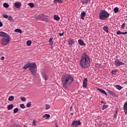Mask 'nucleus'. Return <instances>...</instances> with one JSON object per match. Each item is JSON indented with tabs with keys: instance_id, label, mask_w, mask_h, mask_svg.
I'll list each match as a JSON object with an SVG mask.
<instances>
[{
	"instance_id": "nucleus-1",
	"label": "nucleus",
	"mask_w": 127,
	"mask_h": 127,
	"mask_svg": "<svg viewBox=\"0 0 127 127\" xmlns=\"http://www.w3.org/2000/svg\"><path fill=\"white\" fill-rule=\"evenodd\" d=\"M79 65L83 69H87L91 66L90 57L87 55V53H84L82 55L81 59L79 61Z\"/></svg>"
},
{
	"instance_id": "nucleus-2",
	"label": "nucleus",
	"mask_w": 127,
	"mask_h": 127,
	"mask_svg": "<svg viewBox=\"0 0 127 127\" xmlns=\"http://www.w3.org/2000/svg\"><path fill=\"white\" fill-rule=\"evenodd\" d=\"M73 81L74 78L71 75H64L62 78V83L64 89H67V85H70V84H72V82Z\"/></svg>"
},
{
	"instance_id": "nucleus-3",
	"label": "nucleus",
	"mask_w": 127,
	"mask_h": 127,
	"mask_svg": "<svg viewBox=\"0 0 127 127\" xmlns=\"http://www.w3.org/2000/svg\"><path fill=\"white\" fill-rule=\"evenodd\" d=\"M0 36L2 37L1 39L0 43L3 46H5L9 44L10 40L11 39L10 36H9V35L6 33L1 31L0 32Z\"/></svg>"
},
{
	"instance_id": "nucleus-4",
	"label": "nucleus",
	"mask_w": 127,
	"mask_h": 127,
	"mask_svg": "<svg viewBox=\"0 0 127 127\" xmlns=\"http://www.w3.org/2000/svg\"><path fill=\"white\" fill-rule=\"evenodd\" d=\"M110 16L109 13L106 10H101L99 13V18L101 20H107Z\"/></svg>"
},
{
	"instance_id": "nucleus-5",
	"label": "nucleus",
	"mask_w": 127,
	"mask_h": 127,
	"mask_svg": "<svg viewBox=\"0 0 127 127\" xmlns=\"http://www.w3.org/2000/svg\"><path fill=\"white\" fill-rule=\"evenodd\" d=\"M29 70H30L31 73H32V75H33V76H35V75H36V72L37 71V69L36 68V63H30Z\"/></svg>"
},
{
	"instance_id": "nucleus-6",
	"label": "nucleus",
	"mask_w": 127,
	"mask_h": 127,
	"mask_svg": "<svg viewBox=\"0 0 127 127\" xmlns=\"http://www.w3.org/2000/svg\"><path fill=\"white\" fill-rule=\"evenodd\" d=\"M36 18L37 19H39V20H43V21H49V19H48V16H46L45 14H40L38 16H36Z\"/></svg>"
},
{
	"instance_id": "nucleus-7",
	"label": "nucleus",
	"mask_w": 127,
	"mask_h": 127,
	"mask_svg": "<svg viewBox=\"0 0 127 127\" xmlns=\"http://www.w3.org/2000/svg\"><path fill=\"white\" fill-rule=\"evenodd\" d=\"M81 124L82 123L80 122V120L73 121L72 122L71 126V127H78L79 126H81Z\"/></svg>"
},
{
	"instance_id": "nucleus-8",
	"label": "nucleus",
	"mask_w": 127,
	"mask_h": 127,
	"mask_svg": "<svg viewBox=\"0 0 127 127\" xmlns=\"http://www.w3.org/2000/svg\"><path fill=\"white\" fill-rule=\"evenodd\" d=\"M115 65L116 67H120V66H121V65H125V63L120 61L119 59H116L115 61Z\"/></svg>"
},
{
	"instance_id": "nucleus-9",
	"label": "nucleus",
	"mask_w": 127,
	"mask_h": 127,
	"mask_svg": "<svg viewBox=\"0 0 127 127\" xmlns=\"http://www.w3.org/2000/svg\"><path fill=\"white\" fill-rule=\"evenodd\" d=\"M41 75L43 78L45 80V81L48 80V76H47L44 72L42 71L41 72Z\"/></svg>"
},
{
	"instance_id": "nucleus-10",
	"label": "nucleus",
	"mask_w": 127,
	"mask_h": 127,
	"mask_svg": "<svg viewBox=\"0 0 127 127\" xmlns=\"http://www.w3.org/2000/svg\"><path fill=\"white\" fill-rule=\"evenodd\" d=\"M88 82V79L87 78H84L83 81V87L86 88L87 86V83Z\"/></svg>"
},
{
	"instance_id": "nucleus-11",
	"label": "nucleus",
	"mask_w": 127,
	"mask_h": 127,
	"mask_svg": "<svg viewBox=\"0 0 127 127\" xmlns=\"http://www.w3.org/2000/svg\"><path fill=\"white\" fill-rule=\"evenodd\" d=\"M107 93L108 94H109V95H111V96H114V97H118V95L115 94L114 92L110 90H107Z\"/></svg>"
},
{
	"instance_id": "nucleus-12",
	"label": "nucleus",
	"mask_w": 127,
	"mask_h": 127,
	"mask_svg": "<svg viewBox=\"0 0 127 127\" xmlns=\"http://www.w3.org/2000/svg\"><path fill=\"white\" fill-rule=\"evenodd\" d=\"M14 6L16 8H20L21 6V3L20 2H15L14 3Z\"/></svg>"
},
{
	"instance_id": "nucleus-13",
	"label": "nucleus",
	"mask_w": 127,
	"mask_h": 127,
	"mask_svg": "<svg viewBox=\"0 0 127 127\" xmlns=\"http://www.w3.org/2000/svg\"><path fill=\"white\" fill-rule=\"evenodd\" d=\"M124 111L125 115H127V102H126L124 105Z\"/></svg>"
},
{
	"instance_id": "nucleus-14",
	"label": "nucleus",
	"mask_w": 127,
	"mask_h": 127,
	"mask_svg": "<svg viewBox=\"0 0 127 127\" xmlns=\"http://www.w3.org/2000/svg\"><path fill=\"white\" fill-rule=\"evenodd\" d=\"M97 90L100 92V93H102V94H104V95H106V96H108L107 92H106L105 90L101 88H97Z\"/></svg>"
},
{
	"instance_id": "nucleus-15",
	"label": "nucleus",
	"mask_w": 127,
	"mask_h": 127,
	"mask_svg": "<svg viewBox=\"0 0 127 127\" xmlns=\"http://www.w3.org/2000/svg\"><path fill=\"white\" fill-rule=\"evenodd\" d=\"M78 42L79 45H81L82 46H85V43H84V41H83V40H82L81 39L78 40Z\"/></svg>"
},
{
	"instance_id": "nucleus-16",
	"label": "nucleus",
	"mask_w": 127,
	"mask_h": 127,
	"mask_svg": "<svg viewBox=\"0 0 127 127\" xmlns=\"http://www.w3.org/2000/svg\"><path fill=\"white\" fill-rule=\"evenodd\" d=\"M85 16H86V12L83 11L80 14L81 19L84 20V17H85Z\"/></svg>"
},
{
	"instance_id": "nucleus-17",
	"label": "nucleus",
	"mask_w": 127,
	"mask_h": 127,
	"mask_svg": "<svg viewBox=\"0 0 127 127\" xmlns=\"http://www.w3.org/2000/svg\"><path fill=\"white\" fill-rule=\"evenodd\" d=\"M30 63H28L26 65H24V66L23 67V69L26 70L27 68H30Z\"/></svg>"
},
{
	"instance_id": "nucleus-18",
	"label": "nucleus",
	"mask_w": 127,
	"mask_h": 127,
	"mask_svg": "<svg viewBox=\"0 0 127 127\" xmlns=\"http://www.w3.org/2000/svg\"><path fill=\"white\" fill-rule=\"evenodd\" d=\"M8 20H9V21H10V22H14V20H13V17H12L10 15H8Z\"/></svg>"
},
{
	"instance_id": "nucleus-19",
	"label": "nucleus",
	"mask_w": 127,
	"mask_h": 127,
	"mask_svg": "<svg viewBox=\"0 0 127 127\" xmlns=\"http://www.w3.org/2000/svg\"><path fill=\"white\" fill-rule=\"evenodd\" d=\"M74 43L75 41H74L73 39L70 40L68 42L69 45H73V44H74Z\"/></svg>"
},
{
	"instance_id": "nucleus-20",
	"label": "nucleus",
	"mask_w": 127,
	"mask_h": 127,
	"mask_svg": "<svg viewBox=\"0 0 127 127\" xmlns=\"http://www.w3.org/2000/svg\"><path fill=\"white\" fill-rule=\"evenodd\" d=\"M82 3L84 4H87L89 3L90 0H81Z\"/></svg>"
},
{
	"instance_id": "nucleus-21",
	"label": "nucleus",
	"mask_w": 127,
	"mask_h": 127,
	"mask_svg": "<svg viewBox=\"0 0 127 127\" xmlns=\"http://www.w3.org/2000/svg\"><path fill=\"white\" fill-rule=\"evenodd\" d=\"M54 18L55 19V20H57L58 21L60 20V17H59L57 15H54Z\"/></svg>"
},
{
	"instance_id": "nucleus-22",
	"label": "nucleus",
	"mask_w": 127,
	"mask_h": 127,
	"mask_svg": "<svg viewBox=\"0 0 127 127\" xmlns=\"http://www.w3.org/2000/svg\"><path fill=\"white\" fill-rule=\"evenodd\" d=\"M12 109H13V104H10L8 106L7 110H8V111L12 110Z\"/></svg>"
},
{
	"instance_id": "nucleus-23",
	"label": "nucleus",
	"mask_w": 127,
	"mask_h": 127,
	"mask_svg": "<svg viewBox=\"0 0 127 127\" xmlns=\"http://www.w3.org/2000/svg\"><path fill=\"white\" fill-rule=\"evenodd\" d=\"M103 30H104V31H106V32H109V27H108V26H104Z\"/></svg>"
},
{
	"instance_id": "nucleus-24",
	"label": "nucleus",
	"mask_w": 127,
	"mask_h": 127,
	"mask_svg": "<svg viewBox=\"0 0 127 127\" xmlns=\"http://www.w3.org/2000/svg\"><path fill=\"white\" fill-rule=\"evenodd\" d=\"M115 88H116V89H117L118 90H122L123 89V87L119 85H116Z\"/></svg>"
},
{
	"instance_id": "nucleus-25",
	"label": "nucleus",
	"mask_w": 127,
	"mask_h": 127,
	"mask_svg": "<svg viewBox=\"0 0 127 127\" xmlns=\"http://www.w3.org/2000/svg\"><path fill=\"white\" fill-rule=\"evenodd\" d=\"M8 100L10 102H12V101L14 100V97H13V96H11L8 98Z\"/></svg>"
},
{
	"instance_id": "nucleus-26",
	"label": "nucleus",
	"mask_w": 127,
	"mask_h": 127,
	"mask_svg": "<svg viewBox=\"0 0 127 127\" xmlns=\"http://www.w3.org/2000/svg\"><path fill=\"white\" fill-rule=\"evenodd\" d=\"M43 118H46V120H47L48 119H49V118H50V115H49V114H45L43 116Z\"/></svg>"
},
{
	"instance_id": "nucleus-27",
	"label": "nucleus",
	"mask_w": 127,
	"mask_h": 127,
	"mask_svg": "<svg viewBox=\"0 0 127 127\" xmlns=\"http://www.w3.org/2000/svg\"><path fill=\"white\" fill-rule=\"evenodd\" d=\"M117 116H118V109L116 108L114 118L115 119V118H117Z\"/></svg>"
},
{
	"instance_id": "nucleus-28",
	"label": "nucleus",
	"mask_w": 127,
	"mask_h": 127,
	"mask_svg": "<svg viewBox=\"0 0 127 127\" xmlns=\"http://www.w3.org/2000/svg\"><path fill=\"white\" fill-rule=\"evenodd\" d=\"M31 43H32V42H31V40H28L26 42V44L28 46H30V45H31Z\"/></svg>"
},
{
	"instance_id": "nucleus-29",
	"label": "nucleus",
	"mask_w": 127,
	"mask_h": 127,
	"mask_svg": "<svg viewBox=\"0 0 127 127\" xmlns=\"http://www.w3.org/2000/svg\"><path fill=\"white\" fill-rule=\"evenodd\" d=\"M14 32H18L19 33H22V31H21V29H16L15 30H14Z\"/></svg>"
},
{
	"instance_id": "nucleus-30",
	"label": "nucleus",
	"mask_w": 127,
	"mask_h": 127,
	"mask_svg": "<svg viewBox=\"0 0 127 127\" xmlns=\"http://www.w3.org/2000/svg\"><path fill=\"white\" fill-rule=\"evenodd\" d=\"M53 38H51L50 39V40L49 41V42H50V44H51V45H53Z\"/></svg>"
},
{
	"instance_id": "nucleus-31",
	"label": "nucleus",
	"mask_w": 127,
	"mask_h": 127,
	"mask_svg": "<svg viewBox=\"0 0 127 127\" xmlns=\"http://www.w3.org/2000/svg\"><path fill=\"white\" fill-rule=\"evenodd\" d=\"M3 5L4 7H5V8H7L9 6V5H8V4H7V3H4Z\"/></svg>"
},
{
	"instance_id": "nucleus-32",
	"label": "nucleus",
	"mask_w": 127,
	"mask_h": 127,
	"mask_svg": "<svg viewBox=\"0 0 127 127\" xmlns=\"http://www.w3.org/2000/svg\"><path fill=\"white\" fill-rule=\"evenodd\" d=\"M54 2H59V3H62L63 0H55Z\"/></svg>"
},
{
	"instance_id": "nucleus-33",
	"label": "nucleus",
	"mask_w": 127,
	"mask_h": 127,
	"mask_svg": "<svg viewBox=\"0 0 127 127\" xmlns=\"http://www.w3.org/2000/svg\"><path fill=\"white\" fill-rule=\"evenodd\" d=\"M117 72H118V70H114L112 71V74H113V75H116L117 74Z\"/></svg>"
},
{
	"instance_id": "nucleus-34",
	"label": "nucleus",
	"mask_w": 127,
	"mask_h": 127,
	"mask_svg": "<svg viewBox=\"0 0 127 127\" xmlns=\"http://www.w3.org/2000/svg\"><path fill=\"white\" fill-rule=\"evenodd\" d=\"M28 5H29L30 7H34V4L33 3H29Z\"/></svg>"
},
{
	"instance_id": "nucleus-35",
	"label": "nucleus",
	"mask_w": 127,
	"mask_h": 127,
	"mask_svg": "<svg viewBox=\"0 0 127 127\" xmlns=\"http://www.w3.org/2000/svg\"><path fill=\"white\" fill-rule=\"evenodd\" d=\"M20 107L21 109H25V105H24V104H21L20 105Z\"/></svg>"
},
{
	"instance_id": "nucleus-36",
	"label": "nucleus",
	"mask_w": 127,
	"mask_h": 127,
	"mask_svg": "<svg viewBox=\"0 0 127 127\" xmlns=\"http://www.w3.org/2000/svg\"><path fill=\"white\" fill-rule=\"evenodd\" d=\"M114 12L115 13H117V12H118V11H119V8L115 7V8H114Z\"/></svg>"
},
{
	"instance_id": "nucleus-37",
	"label": "nucleus",
	"mask_w": 127,
	"mask_h": 127,
	"mask_svg": "<svg viewBox=\"0 0 127 127\" xmlns=\"http://www.w3.org/2000/svg\"><path fill=\"white\" fill-rule=\"evenodd\" d=\"M17 112H18V109L17 108H15L13 110V113L14 114H16V113H17Z\"/></svg>"
},
{
	"instance_id": "nucleus-38",
	"label": "nucleus",
	"mask_w": 127,
	"mask_h": 127,
	"mask_svg": "<svg viewBox=\"0 0 127 127\" xmlns=\"http://www.w3.org/2000/svg\"><path fill=\"white\" fill-rule=\"evenodd\" d=\"M100 127H109L108 126V125H107V124H102V125L100 126Z\"/></svg>"
},
{
	"instance_id": "nucleus-39",
	"label": "nucleus",
	"mask_w": 127,
	"mask_h": 127,
	"mask_svg": "<svg viewBox=\"0 0 127 127\" xmlns=\"http://www.w3.org/2000/svg\"><path fill=\"white\" fill-rule=\"evenodd\" d=\"M27 108H30V107H31V102H29L26 105Z\"/></svg>"
},
{
	"instance_id": "nucleus-40",
	"label": "nucleus",
	"mask_w": 127,
	"mask_h": 127,
	"mask_svg": "<svg viewBox=\"0 0 127 127\" xmlns=\"http://www.w3.org/2000/svg\"><path fill=\"white\" fill-rule=\"evenodd\" d=\"M3 17L4 18H8V16L6 14H3Z\"/></svg>"
},
{
	"instance_id": "nucleus-41",
	"label": "nucleus",
	"mask_w": 127,
	"mask_h": 127,
	"mask_svg": "<svg viewBox=\"0 0 127 127\" xmlns=\"http://www.w3.org/2000/svg\"><path fill=\"white\" fill-rule=\"evenodd\" d=\"M117 34L118 35H120V34H123V32H121V31L119 30L117 32Z\"/></svg>"
},
{
	"instance_id": "nucleus-42",
	"label": "nucleus",
	"mask_w": 127,
	"mask_h": 127,
	"mask_svg": "<svg viewBox=\"0 0 127 127\" xmlns=\"http://www.w3.org/2000/svg\"><path fill=\"white\" fill-rule=\"evenodd\" d=\"M107 108H108V106L107 105H105V104L102 107V110H106V109H107Z\"/></svg>"
},
{
	"instance_id": "nucleus-43",
	"label": "nucleus",
	"mask_w": 127,
	"mask_h": 127,
	"mask_svg": "<svg viewBox=\"0 0 127 127\" xmlns=\"http://www.w3.org/2000/svg\"><path fill=\"white\" fill-rule=\"evenodd\" d=\"M48 109H50V105L48 104L46 105V110H48Z\"/></svg>"
},
{
	"instance_id": "nucleus-44",
	"label": "nucleus",
	"mask_w": 127,
	"mask_h": 127,
	"mask_svg": "<svg viewBox=\"0 0 127 127\" xmlns=\"http://www.w3.org/2000/svg\"><path fill=\"white\" fill-rule=\"evenodd\" d=\"M126 26V23H124L122 25H121V28L124 29Z\"/></svg>"
},
{
	"instance_id": "nucleus-45",
	"label": "nucleus",
	"mask_w": 127,
	"mask_h": 127,
	"mask_svg": "<svg viewBox=\"0 0 127 127\" xmlns=\"http://www.w3.org/2000/svg\"><path fill=\"white\" fill-rule=\"evenodd\" d=\"M21 101H23V102H25L26 101V98L24 97H23L21 98Z\"/></svg>"
},
{
	"instance_id": "nucleus-46",
	"label": "nucleus",
	"mask_w": 127,
	"mask_h": 127,
	"mask_svg": "<svg viewBox=\"0 0 127 127\" xmlns=\"http://www.w3.org/2000/svg\"><path fill=\"white\" fill-rule=\"evenodd\" d=\"M74 106L73 105H71V106L70 107V112H72L73 111V107Z\"/></svg>"
},
{
	"instance_id": "nucleus-47",
	"label": "nucleus",
	"mask_w": 127,
	"mask_h": 127,
	"mask_svg": "<svg viewBox=\"0 0 127 127\" xmlns=\"http://www.w3.org/2000/svg\"><path fill=\"white\" fill-rule=\"evenodd\" d=\"M33 126H36V122L35 120L33 121Z\"/></svg>"
},
{
	"instance_id": "nucleus-48",
	"label": "nucleus",
	"mask_w": 127,
	"mask_h": 127,
	"mask_svg": "<svg viewBox=\"0 0 127 127\" xmlns=\"http://www.w3.org/2000/svg\"><path fill=\"white\" fill-rule=\"evenodd\" d=\"M63 35H64V33H60L59 34V36H63Z\"/></svg>"
},
{
	"instance_id": "nucleus-49",
	"label": "nucleus",
	"mask_w": 127,
	"mask_h": 127,
	"mask_svg": "<svg viewBox=\"0 0 127 127\" xmlns=\"http://www.w3.org/2000/svg\"><path fill=\"white\" fill-rule=\"evenodd\" d=\"M2 25H3L2 22H0V27H1V26H2Z\"/></svg>"
},
{
	"instance_id": "nucleus-50",
	"label": "nucleus",
	"mask_w": 127,
	"mask_h": 127,
	"mask_svg": "<svg viewBox=\"0 0 127 127\" xmlns=\"http://www.w3.org/2000/svg\"><path fill=\"white\" fill-rule=\"evenodd\" d=\"M0 60H4V57H2L0 59Z\"/></svg>"
},
{
	"instance_id": "nucleus-51",
	"label": "nucleus",
	"mask_w": 127,
	"mask_h": 127,
	"mask_svg": "<svg viewBox=\"0 0 127 127\" xmlns=\"http://www.w3.org/2000/svg\"><path fill=\"white\" fill-rule=\"evenodd\" d=\"M123 34H127V32H123Z\"/></svg>"
},
{
	"instance_id": "nucleus-52",
	"label": "nucleus",
	"mask_w": 127,
	"mask_h": 127,
	"mask_svg": "<svg viewBox=\"0 0 127 127\" xmlns=\"http://www.w3.org/2000/svg\"><path fill=\"white\" fill-rule=\"evenodd\" d=\"M58 127V124H57V123L56 124V127Z\"/></svg>"
},
{
	"instance_id": "nucleus-53",
	"label": "nucleus",
	"mask_w": 127,
	"mask_h": 127,
	"mask_svg": "<svg viewBox=\"0 0 127 127\" xmlns=\"http://www.w3.org/2000/svg\"><path fill=\"white\" fill-rule=\"evenodd\" d=\"M104 101H101V104H104Z\"/></svg>"
},
{
	"instance_id": "nucleus-54",
	"label": "nucleus",
	"mask_w": 127,
	"mask_h": 127,
	"mask_svg": "<svg viewBox=\"0 0 127 127\" xmlns=\"http://www.w3.org/2000/svg\"><path fill=\"white\" fill-rule=\"evenodd\" d=\"M71 116H73V113H70Z\"/></svg>"
},
{
	"instance_id": "nucleus-55",
	"label": "nucleus",
	"mask_w": 127,
	"mask_h": 127,
	"mask_svg": "<svg viewBox=\"0 0 127 127\" xmlns=\"http://www.w3.org/2000/svg\"><path fill=\"white\" fill-rule=\"evenodd\" d=\"M125 84H127V80L126 82H125Z\"/></svg>"
}]
</instances>
